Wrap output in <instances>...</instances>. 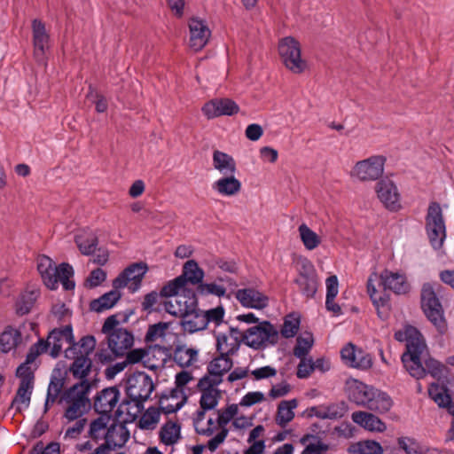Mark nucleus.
Instances as JSON below:
<instances>
[{
    "label": "nucleus",
    "instance_id": "obj_49",
    "mask_svg": "<svg viewBox=\"0 0 454 454\" xmlns=\"http://www.w3.org/2000/svg\"><path fill=\"white\" fill-rule=\"evenodd\" d=\"M226 289L221 285L215 283H203L201 282L197 286V294L200 295L213 294L217 297H222L225 294Z\"/></svg>",
    "mask_w": 454,
    "mask_h": 454
},
{
    "label": "nucleus",
    "instance_id": "obj_13",
    "mask_svg": "<svg viewBox=\"0 0 454 454\" xmlns=\"http://www.w3.org/2000/svg\"><path fill=\"white\" fill-rule=\"evenodd\" d=\"M375 192L383 206L390 211L401 208L400 193L395 184L389 179H381L376 184Z\"/></svg>",
    "mask_w": 454,
    "mask_h": 454
},
{
    "label": "nucleus",
    "instance_id": "obj_43",
    "mask_svg": "<svg viewBox=\"0 0 454 454\" xmlns=\"http://www.w3.org/2000/svg\"><path fill=\"white\" fill-rule=\"evenodd\" d=\"M348 451L354 454H382L383 449L378 442L366 440L352 444Z\"/></svg>",
    "mask_w": 454,
    "mask_h": 454
},
{
    "label": "nucleus",
    "instance_id": "obj_18",
    "mask_svg": "<svg viewBox=\"0 0 454 454\" xmlns=\"http://www.w3.org/2000/svg\"><path fill=\"white\" fill-rule=\"evenodd\" d=\"M217 384L209 382L207 378H201L199 380L198 387L201 391L200 404L204 411L213 410L217 405L221 392L215 388Z\"/></svg>",
    "mask_w": 454,
    "mask_h": 454
},
{
    "label": "nucleus",
    "instance_id": "obj_9",
    "mask_svg": "<svg viewBox=\"0 0 454 454\" xmlns=\"http://www.w3.org/2000/svg\"><path fill=\"white\" fill-rule=\"evenodd\" d=\"M421 306L428 320L443 334L447 330L442 306L430 284H425L421 292Z\"/></svg>",
    "mask_w": 454,
    "mask_h": 454
},
{
    "label": "nucleus",
    "instance_id": "obj_14",
    "mask_svg": "<svg viewBox=\"0 0 454 454\" xmlns=\"http://www.w3.org/2000/svg\"><path fill=\"white\" fill-rule=\"evenodd\" d=\"M120 390L117 387H109L99 391L94 398L95 412L103 415H112V411L119 402Z\"/></svg>",
    "mask_w": 454,
    "mask_h": 454
},
{
    "label": "nucleus",
    "instance_id": "obj_42",
    "mask_svg": "<svg viewBox=\"0 0 454 454\" xmlns=\"http://www.w3.org/2000/svg\"><path fill=\"white\" fill-rule=\"evenodd\" d=\"M299 235L302 244L308 250H314L320 243V237L312 231L307 224L301 223L298 228Z\"/></svg>",
    "mask_w": 454,
    "mask_h": 454
},
{
    "label": "nucleus",
    "instance_id": "obj_19",
    "mask_svg": "<svg viewBox=\"0 0 454 454\" xmlns=\"http://www.w3.org/2000/svg\"><path fill=\"white\" fill-rule=\"evenodd\" d=\"M347 411V404L344 402H340L311 407L309 414L321 419H338L342 418Z\"/></svg>",
    "mask_w": 454,
    "mask_h": 454
},
{
    "label": "nucleus",
    "instance_id": "obj_46",
    "mask_svg": "<svg viewBox=\"0 0 454 454\" xmlns=\"http://www.w3.org/2000/svg\"><path fill=\"white\" fill-rule=\"evenodd\" d=\"M301 325V318L298 314H289L285 317L283 326L281 328V334L283 337L288 339L293 338L298 333Z\"/></svg>",
    "mask_w": 454,
    "mask_h": 454
},
{
    "label": "nucleus",
    "instance_id": "obj_57",
    "mask_svg": "<svg viewBox=\"0 0 454 454\" xmlns=\"http://www.w3.org/2000/svg\"><path fill=\"white\" fill-rule=\"evenodd\" d=\"M223 316L224 309L222 306L204 311L206 326H207L209 322H214L216 325H219L223 322Z\"/></svg>",
    "mask_w": 454,
    "mask_h": 454
},
{
    "label": "nucleus",
    "instance_id": "obj_1",
    "mask_svg": "<svg viewBox=\"0 0 454 454\" xmlns=\"http://www.w3.org/2000/svg\"><path fill=\"white\" fill-rule=\"evenodd\" d=\"M396 340L406 343V351L402 355V362L409 374L416 379L424 378L427 373L434 378L442 376L445 366L429 356L425 340L419 330L407 325L395 333Z\"/></svg>",
    "mask_w": 454,
    "mask_h": 454
},
{
    "label": "nucleus",
    "instance_id": "obj_33",
    "mask_svg": "<svg viewBox=\"0 0 454 454\" xmlns=\"http://www.w3.org/2000/svg\"><path fill=\"white\" fill-rule=\"evenodd\" d=\"M428 394L439 407L449 410L452 403V397L446 386L439 383H432L428 387Z\"/></svg>",
    "mask_w": 454,
    "mask_h": 454
},
{
    "label": "nucleus",
    "instance_id": "obj_54",
    "mask_svg": "<svg viewBox=\"0 0 454 454\" xmlns=\"http://www.w3.org/2000/svg\"><path fill=\"white\" fill-rule=\"evenodd\" d=\"M238 405L231 404L225 410L218 411L217 423L221 428H225V426L238 415Z\"/></svg>",
    "mask_w": 454,
    "mask_h": 454
},
{
    "label": "nucleus",
    "instance_id": "obj_27",
    "mask_svg": "<svg viewBox=\"0 0 454 454\" xmlns=\"http://www.w3.org/2000/svg\"><path fill=\"white\" fill-rule=\"evenodd\" d=\"M71 357L74 359L72 365L70 366V372L73 376L76 379L86 380L85 378L89 374L92 362L86 355H82V350H76V354H70Z\"/></svg>",
    "mask_w": 454,
    "mask_h": 454
},
{
    "label": "nucleus",
    "instance_id": "obj_12",
    "mask_svg": "<svg viewBox=\"0 0 454 454\" xmlns=\"http://www.w3.org/2000/svg\"><path fill=\"white\" fill-rule=\"evenodd\" d=\"M147 270L148 267L145 262L132 263L113 281V286L115 289L128 286V288L134 293L140 288L142 280Z\"/></svg>",
    "mask_w": 454,
    "mask_h": 454
},
{
    "label": "nucleus",
    "instance_id": "obj_20",
    "mask_svg": "<svg viewBox=\"0 0 454 454\" xmlns=\"http://www.w3.org/2000/svg\"><path fill=\"white\" fill-rule=\"evenodd\" d=\"M232 364V360L230 356L219 355L209 363L207 374L203 378H207L209 382L219 385L223 381V375L231 369Z\"/></svg>",
    "mask_w": 454,
    "mask_h": 454
},
{
    "label": "nucleus",
    "instance_id": "obj_29",
    "mask_svg": "<svg viewBox=\"0 0 454 454\" xmlns=\"http://www.w3.org/2000/svg\"><path fill=\"white\" fill-rule=\"evenodd\" d=\"M300 291L307 297H313L317 290V278L314 270L301 272L295 279Z\"/></svg>",
    "mask_w": 454,
    "mask_h": 454
},
{
    "label": "nucleus",
    "instance_id": "obj_52",
    "mask_svg": "<svg viewBox=\"0 0 454 454\" xmlns=\"http://www.w3.org/2000/svg\"><path fill=\"white\" fill-rule=\"evenodd\" d=\"M169 323L159 322L149 326L145 334V340L148 342L154 341L157 338L165 334V331L168 329Z\"/></svg>",
    "mask_w": 454,
    "mask_h": 454
},
{
    "label": "nucleus",
    "instance_id": "obj_8",
    "mask_svg": "<svg viewBox=\"0 0 454 454\" xmlns=\"http://www.w3.org/2000/svg\"><path fill=\"white\" fill-rule=\"evenodd\" d=\"M278 54L283 65L291 73L300 74L308 69V62L301 56V44L293 36H286L279 40Z\"/></svg>",
    "mask_w": 454,
    "mask_h": 454
},
{
    "label": "nucleus",
    "instance_id": "obj_37",
    "mask_svg": "<svg viewBox=\"0 0 454 454\" xmlns=\"http://www.w3.org/2000/svg\"><path fill=\"white\" fill-rule=\"evenodd\" d=\"M22 340L21 333L19 330L12 327H7L0 335L1 350L4 353L11 351L16 348Z\"/></svg>",
    "mask_w": 454,
    "mask_h": 454
},
{
    "label": "nucleus",
    "instance_id": "obj_44",
    "mask_svg": "<svg viewBox=\"0 0 454 454\" xmlns=\"http://www.w3.org/2000/svg\"><path fill=\"white\" fill-rule=\"evenodd\" d=\"M36 298L37 293L35 291H26L22 293L16 301V313L20 316L29 313Z\"/></svg>",
    "mask_w": 454,
    "mask_h": 454
},
{
    "label": "nucleus",
    "instance_id": "obj_7",
    "mask_svg": "<svg viewBox=\"0 0 454 454\" xmlns=\"http://www.w3.org/2000/svg\"><path fill=\"white\" fill-rule=\"evenodd\" d=\"M154 389V385L152 378L144 372H137L130 375L127 380L126 395L120 408L129 405L133 402L140 411L144 409V403L149 399L152 392Z\"/></svg>",
    "mask_w": 454,
    "mask_h": 454
},
{
    "label": "nucleus",
    "instance_id": "obj_58",
    "mask_svg": "<svg viewBox=\"0 0 454 454\" xmlns=\"http://www.w3.org/2000/svg\"><path fill=\"white\" fill-rule=\"evenodd\" d=\"M239 302L247 308H255V296L252 289H241L236 294Z\"/></svg>",
    "mask_w": 454,
    "mask_h": 454
},
{
    "label": "nucleus",
    "instance_id": "obj_26",
    "mask_svg": "<svg viewBox=\"0 0 454 454\" xmlns=\"http://www.w3.org/2000/svg\"><path fill=\"white\" fill-rule=\"evenodd\" d=\"M181 318L182 321L180 325H182L184 331L190 333L202 331L207 328L205 323L206 320L204 319V311L200 309L183 315Z\"/></svg>",
    "mask_w": 454,
    "mask_h": 454
},
{
    "label": "nucleus",
    "instance_id": "obj_23",
    "mask_svg": "<svg viewBox=\"0 0 454 454\" xmlns=\"http://www.w3.org/2000/svg\"><path fill=\"white\" fill-rule=\"evenodd\" d=\"M212 164L214 168L223 176L235 174L237 171V163L234 158L217 149L213 152Z\"/></svg>",
    "mask_w": 454,
    "mask_h": 454
},
{
    "label": "nucleus",
    "instance_id": "obj_36",
    "mask_svg": "<svg viewBox=\"0 0 454 454\" xmlns=\"http://www.w3.org/2000/svg\"><path fill=\"white\" fill-rule=\"evenodd\" d=\"M298 405L296 399L282 401L278 408L276 421L278 425L284 427L293 420L294 410Z\"/></svg>",
    "mask_w": 454,
    "mask_h": 454
},
{
    "label": "nucleus",
    "instance_id": "obj_51",
    "mask_svg": "<svg viewBox=\"0 0 454 454\" xmlns=\"http://www.w3.org/2000/svg\"><path fill=\"white\" fill-rule=\"evenodd\" d=\"M231 336L234 339V336L239 337V345L240 342H244L247 346L255 348V339L249 340V335L255 334V325L248 328L246 332L241 333L239 329L231 327Z\"/></svg>",
    "mask_w": 454,
    "mask_h": 454
},
{
    "label": "nucleus",
    "instance_id": "obj_50",
    "mask_svg": "<svg viewBox=\"0 0 454 454\" xmlns=\"http://www.w3.org/2000/svg\"><path fill=\"white\" fill-rule=\"evenodd\" d=\"M159 418L160 410L154 407H150L141 417L139 420V427L142 429H149L159 421Z\"/></svg>",
    "mask_w": 454,
    "mask_h": 454
},
{
    "label": "nucleus",
    "instance_id": "obj_22",
    "mask_svg": "<svg viewBox=\"0 0 454 454\" xmlns=\"http://www.w3.org/2000/svg\"><path fill=\"white\" fill-rule=\"evenodd\" d=\"M33 43L36 57H43L48 48L50 35H48L44 23L35 19L32 20Z\"/></svg>",
    "mask_w": 454,
    "mask_h": 454
},
{
    "label": "nucleus",
    "instance_id": "obj_53",
    "mask_svg": "<svg viewBox=\"0 0 454 454\" xmlns=\"http://www.w3.org/2000/svg\"><path fill=\"white\" fill-rule=\"evenodd\" d=\"M48 350V344L44 341V340L40 339L36 343L33 344L26 356L25 363L32 364L41 354L46 352Z\"/></svg>",
    "mask_w": 454,
    "mask_h": 454
},
{
    "label": "nucleus",
    "instance_id": "obj_21",
    "mask_svg": "<svg viewBox=\"0 0 454 454\" xmlns=\"http://www.w3.org/2000/svg\"><path fill=\"white\" fill-rule=\"evenodd\" d=\"M351 419L354 423L370 432L383 433L387 429L386 424L379 417L367 411H355Z\"/></svg>",
    "mask_w": 454,
    "mask_h": 454
},
{
    "label": "nucleus",
    "instance_id": "obj_4",
    "mask_svg": "<svg viewBox=\"0 0 454 454\" xmlns=\"http://www.w3.org/2000/svg\"><path fill=\"white\" fill-rule=\"evenodd\" d=\"M37 270L48 288L57 289L59 282H61L66 290L74 288V282L69 279L74 276L73 267L69 263L62 262L56 266L50 257L42 255L38 259Z\"/></svg>",
    "mask_w": 454,
    "mask_h": 454
},
{
    "label": "nucleus",
    "instance_id": "obj_47",
    "mask_svg": "<svg viewBox=\"0 0 454 454\" xmlns=\"http://www.w3.org/2000/svg\"><path fill=\"white\" fill-rule=\"evenodd\" d=\"M229 339L226 335H219L216 340V348L220 356H230L239 349V337L234 336L231 343L228 342Z\"/></svg>",
    "mask_w": 454,
    "mask_h": 454
},
{
    "label": "nucleus",
    "instance_id": "obj_41",
    "mask_svg": "<svg viewBox=\"0 0 454 454\" xmlns=\"http://www.w3.org/2000/svg\"><path fill=\"white\" fill-rule=\"evenodd\" d=\"M74 242L82 254L90 255L95 252L98 239L93 233L79 234L74 237Z\"/></svg>",
    "mask_w": 454,
    "mask_h": 454
},
{
    "label": "nucleus",
    "instance_id": "obj_48",
    "mask_svg": "<svg viewBox=\"0 0 454 454\" xmlns=\"http://www.w3.org/2000/svg\"><path fill=\"white\" fill-rule=\"evenodd\" d=\"M184 287L185 286L183 284L182 278L177 277L164 285L159 294L160 297L166 298L176 296L180 291L184 290Z\"/></svg>",
    "mask_w": 454,
    "mask_h": 454
},
{
    "label": "nucleus",
    "instance_id": "obj_11",
    "mask_svg": "<svg viewBox=\"0 0 454 454\" xmlns=\"http://www.w3.org/2000/svg\"><path fill=\"white\" fill-rule=\"evenodd\" d=\"M386 158L372 155L357 161L350 170V176L361 182L378 180L384 173Z\"/></svg>",
    "mask_w": 454,
    "mask_h": 454
},
{
    "label": "nucleus",
    "instance_id": "obj_6",
    "mask_svg": "<svg viewBox=\"0 0 454 454\" xmlns=\"http://www.w3.org/2000/svg\"><path fill=\"white\" fill-rule=\"evenodd\" d=\"M118 315L108 317L102 326V333L106 335V342L108 348L111 349L115 356H123L134 344V336L131 332L127 329L118 327L120 322L117 319Z\"/></svg>",
    "mask_w": 454,
    "mask_h": 454
},
{
    "label": "nucleus",
    "instance_id": "obj_40",
    "mask_svg": "<svg viewBox=\"0 0 454 454\" xmlns=\"http://www.w3.org/2000/svg\"><path fill=\"white\" fill-rule=\"evenodd\" d=\"M55 335H59V338L63 340H65L67 343L69 344V348L66 349L65 354L67 357H71L70 354H76L77 349V344L74 341V338L73 335V329L72 326L66 325L63 328L59 329H53L50 333V338H55Z\"/></svg>",
    "mask_w": 454,
    "mask_h": 454
},
{
    "label": "nucleus",
    "instance_id": "obj_17",
    "mask_svg": "<svg viewBox=\"0 0 454 454\" xmlns=\"http://www.w3.org/2000/svg\"><path fill=\"white\" fill-rule=\"evenodd\" d=\"M190 28V46L195 51H200L207 43L211 32L203 20L196 18L191 19L189 22Z\"/></svg>",
    "mask_w": 454,
    "mask_h": 454
},
{
    "label": "nucleus",
    "instance_id": "obj_55",
    "mask_svg": "<svg viewBox=\"0 0 454 454\" xmlns=\"http://www.w3.org/2000/svg\"><path fill=\"white\" fill-rule=\"evenodd\" d=\"M184 294L185 295L184 299V307L182 309L184 315L192 312L193 310L199 309L198 308V299H197V291H193L192 289L184 288Z\"/></svg>",
    "mask_w": 454,
    "mask_h": 454
},
{
    "label": "nucleus",
    "instance_id": "obj_59",
    "mask_svg": "<svg viewBox=\"0 0 454 454\" xmlns=\"http://www.w3.org/2000/svg\"><path fill=\"white\" fill-rule=\"evenodd\" d=\"M106 273L100 268L93 270L85 281V286L93 288L99 286L106 280Z\"/></svg>",
    "mask_w": 454,
    "mask_h": 454
},
{
    "label": "nucleus",
    "instance_id": "obj_39",
    "mask_svg": "<svg viewBox=\"0 0 454 454\" xmlns=\"http://www.w3.org/2000/svg\"><path fill=\"white\" fill-rule=\"evenodd\" d=\"M33 388L34 384H29L27 381L20 382L19 388L11 405L12 407L16 406L17 412H21L20 404H24L26 408L29 406Z\"/></svg>",
    "mask_w": 454,
    "mask_h": 454
},
{
    "label": "nucleus",
    "instance_id": "obj_60",
    "mask_svg": "<svg viewBox=\"0 0 454 454\" xmlns=\"http://www.w3.org/2000/svg\"><path fill=\"white\" fill-rule=\"evenodd\" d=\"M168 400V395H167L166 394H162L160 397V412H163L165 414H170V413H174V412H176L178 410H180L182 408V406L184 404V403L186 402L187 400V396L186 395H184V398L181 402L177 403L176 405H173V404H167V405H164V401H167Z\"/></svg>",
    "mask_w": 454,
    "mask_h": 454
},
{
    "label": "nucleus",
    "instance_id": "obj_30",
    "mask_svg": "<svg viewBox=\"0 0 454 454\" xmlns=\"http://www.w3.org/2000/svg\"><path fill=\"white\" fill-rule=\"evenodd\" d=\"M178 278H182L184 286L190 282L198 286L203 280L204 271L199 267L196 261L189 260L184 264L183 272Z\"/></svg>",
    "mask_w": 454,
    "mask_h": 454
},
{
    "label": "nucleus",
    "instance_id": "obj_24",
    "mask_svg": "<svg viewBox=\"0 0 454 454\" xmlns=\"http://www.w3.org/2000/svg\"><path fill=\"white\" fill-rule=\"evenodd\" d=\"M111 420L112 415H99V417L90 423L87 436L96 444H98L99 441L105 442Z\"/></svg>",
    "mask_w": 454,
    "mask_h": 454
},
{
    "label": "nucleus",
    "instance_id": "obj_63",
    "mask_svg": "<svg viewBox=\"0 0 454 454\" xmlns=\"http://www.w3.org/2000/svg\"><path fill=\"white\" fill-rule=\"evenodd\" d=\"M86 424H87L86 419H80L76 420V422L74 424L73 427H70L67 429L64 437L66 439L67 438H71V439L77 438L83 431Z\"/></svg>",
    "mask_w": 454,
    "mask_h": 454
},
{
    "label": "nucleus",
    "instance_id": "obj_15",
    "mask_svg": "<svg viewBox=\"0 0 454 454\" xmlns=\"http://www.w3.org/2000/svg\"><path fill=\"white\" fill-rule=\"evenodd\" d=\"M239 106L231 99L214 98L204 105L202 112L208 119L222 115H233L239 112Z\"/></svg>",
    "mask_w": 454,
    "mask_h": 454
},
{
    "label": "nucleus",
    "instance_id": "obj_38",
    "mask_svg": "<svg viewBox=\"0 0 454 454\" xmlns=\"http://www.w3.org/2000/svg\"><path fill=\"white\" fill-rule=\"evenodd\" d=\"M64 385L65 375L62 374L61 370H53L47 390L48 402H51V403L56 402L58 396L62 391Z\"/></svg>",
    "mask_w": 454,
    "mask_h": 454
},
{
    "label": "nucleus",
    "instance_id": "obj_64",
    "mask_svg": "<svg viewBox=\"0 0 454 454\" xmlns=\"http://www.w3.org/2000/svg\"><path fill=\"white\" fill-rule=\"evenodd\" d=\"M228 433L229 431L227 428H221L216 435H215L207 442V448L212 452L215 451L219 447V445L224 442Z\"/></svg>",
    "mask_w": 454,
    "mask_h": 454
},
{
    "label": "nucleus",
    "instance_id": "obj_34",
    "mask_svg": "<svg viewBox=\"0 0 454 454\" xmlns=\"http://www.w3.org/2000/svg\"><path fill=\"white\" fill-rule=\"evenodd\" d=\"M159 437L165 445L172 446L181 438V427L178 423L168 420L159 432Z\"/></svg>",
    "mask_w": 454,
    "mask_h": 454
},
{
    "label": "nucleus",
    "instance_id": "obj_31",
    "mask_svg": "<svg viewBox=\"0 0 454 454\" xmlns=\"http://www.w3.org/2000/svg\"><path fill=\"white\" fill-rule=\"evenodd\" d=\"M278 339L276 328L268 321L260 322L257 318V347L275 344Z\"/></svg>",
    "mask_w": 454,
    "mask_h": 454
},
{
    "label": "nucleus",
    "instance_id": "obj_35",
    "mask_svg": "<svg viewBox=\"0 0 454 454\" xmlns=\"http://www.w3.org/2000/svg\"><path fill=\"white\" fill-rule=\"evenodd\" d=\"M198 351L194 348H185L184 345H177L173 352V360L180 367H189L197 360Z\"/></svg>",
    "mask_w": 454,
    "mask_h": 454
},
{
    "label": "nucleus",
    "instance_id": "obj_61",
    "mask_svg": "<svg viewBox=\"0 0 454 454\" xmlns=\"http://www.w3.org/2000/svg\"><path fill=\"white\" fill-rule=\"evenodd\" d=\"M16 376L20 379L21 383L27 381L34 384L35 375L29 364L22 363L16 370Z\"/></svg>",
    "mask_w": 454,
    "mask_h": 454
},
{
    "label": "nucleus",
    "instance_id": "obj_16",
    "mask_svg": "<svg viewBox=\"0 0 454 454\" xmlns=\"http://www.w3.org/2000/svg\"><path fill=\"white\" fill-rule=\"evenodd\" d=\"M340 356L342 361L350 367L367 369L372 364V357L362 350H357L351 343L341 349Z\"/></svg>",
    "mask_w": 454,
    "mask_h": 454
},
{
    "label": "nucleus",
    "instance_id": "obj_25",
    "mask_svg": "<svg viewBox=\"0 0 454 454\" xmlns=\"http://www.w3.org/2000/svg\"><path fill=\"white\" fill-rule=\"evenodd\" d=\"M212 188L223 196H234L238 194L241 189V183L235 177V174L229 176H223L220 179L216 180Z\"/></svg>",
    "mask_w": 454,
    "mask_h": 454
},
{
    "label": "nucleus",
    "instance_id": "obj_5",
    "mask_svg": "<svg viewBox=\"0 0 454 454\" xmlns=\"http://www.w3.org/2000/svg\"><path fill=\"white\" fill-rule=\"evenodd\" d=\"M90 387V383L82 380L63 393L61 399L69 404L64 416L69 421L77 419L90 408L88 397Z\"/></svg>",
    "mask_w": 454,
    "mask_h": 454
},
{
    "label": "nucleus",
    "instance_id": "obj_10",
    "mask_svg": "<svg viewBox=\"0 0 454 454\" xmlns=\"http://www.w3.org/2000/svg\"><path fill=\"white\" fill-rule=\"evenodd\" d=\"M426 231L432 247L441 248L446 239V226L442 207L437 202H431L428 206Z\"/></svg>",
    "mask_w": 454,
    "mask_h": 454
},
{
    "label": "nucleus",
    "instance_id": "obj_32",
    "mask_svg": "<svg viewBox=\"0 0 454 454\" xmlns=\"http://www.w3.org/2000/svg\"><path fill=\"white\" fill-rule=\"evenodd\" d=\"M398 444L406 454H438L437 448L423 445L410 437L399 438Z\"/></svg>",
    "mask_w": 454,
    "mask_h": 454
},
{
    "label": "nucleus",
    "instance_id": "obj_45",
    "mask_svg": "<svg viewBox=\"0 0 454 454\" xmlns=\"http://www.w3.org/2000/svg\"><path fill=\"white\" fill-rule=\"evenodd\" d=\"M314 344L313 334L309 332L301 333L296 340L294 355L298 358H304Z\"/></svg>",
    "mask_w": 454,
    "mask_h": 454
},
{
    "label": "nucleus",
    "instance_id": "obj_2",
    "mask_svg": "<svg viewBox=\"0 0 454 454\" xmlns=\"http://www.w3.org/2000/svg\"><path fill=\"white\" fill-rule=\"evenodd\" d=\"M346 391L351 402L379 413L387 412L393 405L387 394L355 379L346 381Z\"/></svg>",
    "mask_w": 454,
    "mask_h": 454
},
{
    "label": "nucleus",
    "instance_id": "obj_62",
    "mask_svg": "<svg viewBox=\"0 0 454 454\" xmlns=\"http://www.w3.org/2000/svg\"><path fill=\"white\" fill-rule=\"evenodd\" d=\"M77 344L79 350H82V355H89L94 350L96 347V340L92 335H87L82 337Z\"/></svg>",
    "mask_w": 454,
    "mask_h": 454
},
{
    "label": "nucleus",
    "instance_id": "obj_56",
    "mask_svg": "<svg viewBox=\"0 0 454 454\" xmlns=\"http://www.w3.org/2000/svg\"><path fill=\"white\" fill-rule=\"evenodd\" d=\"M60 445L59 442H50L47 446H44L42 442H38L29 454H59Z\"/></svg>",
    "mask_w": 454,
    "mask_h": 454
},
{
    "label": "nucleus",
    "instance_id": "obj_3",
    "mask_svg": "<svg viewBox=\"0 0 454 454\" xmlns=\"http://www.w3.org/2000/svg\"><path fill=\"white\" fill-rule=\"evenodd\" d=\"M376 283L382 286L384 290H390L397 294H406L410 290V284L403 273L388 270H383L380 275L372 272L367 280V292L377 309L387 304V298L385 294L377 290Z\"/></svg>",
    "mask_w": 454,
    "mask_h": 454
},
{
    "label": "nucleus",
    "instance_id": "obj_28",
    "mask_svg": "<svg viewBox=\"0 0 454 454\" xmlns=\"http://www.w3.org/2000/svg\"><path fill=\"white\" fill-rule=\"evenodd\" d=\"M121 294L118 289L111 290L104 294L98 299H94L90 302V309L98 313L103 312L113 308L121 299Z\"/></svg>",
    "mask_w": 454,
    "mask_h": 454
}]
</instances>
